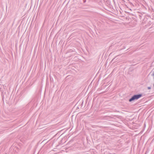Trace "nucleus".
I'll use <instances>...</instances> for the list:
<instances>
[{"mask_svg": "<svg viewBox=\"0 0 154 154\" xmlns=\"http://www.w3.org/2000/svg\"><path fill=\"white\" fill-rule=\"evenodd\" d=\"M142 94H135L133 96L131 97L130 98L129 101L130 102H131L133 101H134L135 100H137L139 99L142 96Z\"/></svg>", "mask_w": 154, "mask_h": 154, "instance_id": "1", "label": "nucleus"}, {"mask_svg": "<svg viewBox=\"0 0 154 154\" xmlns=\"http://www.w3.org/2000/svg\"><path fill=\"white\" fill-rule=\"evenodd\" d=\"M118 56H116V57H115L114 58H113L112 59V61H115V60H117V57Z\"/></svg>", "mask_w": 154, "mask_h": 154, "instance_id": "2", "label": "nucleus"}, {"mask_svg": "<svg viewBox=\"0 0 154 154\" xmlns=\"http://www.w3.org/2000/svg\"><path fill=\"white\" fill-rule=\"evenodd\" d=\"M151 76L153 77L154 79V71L153 72L152 74L151 75Z\"/></svg>", "mask_w": 154, "mask_h": 154, "instance_id": "3", "label": "nucleus"}, {"mask_svg": "<svg viewBox=\"0 0 154 154\" xmlns=\"http://www.w3.org/2000/svg\"><path fill=\"white\" fill-rule=\"evenodd\" d=\"M151 87H147V89L148 90H149V89H151Z\"/></svg>", "mask_w": 154, "mask_h": 154, "instance_id": "4", "label": "nucleus"}, {"mask_svg": "<svg viewBox=\"0 0 154 154\" xmlns=\"http://www.w3.org/2000/svg\"><path fill=\"white\" fill-rule=\"evenodd\" d=\"M83 102L82 101V103L81 104V105L82 106L83 104Z\"/></svg>", "mask_w": 154, "mask_h": 154, "instance_id": "5", "label": "nucleus"}, {"mask_svg": "<svg viewBox=\"0 0 154 154\" xmlns=\"http://www.w3.org/2000/svg\"><path fill=\"white\" fill-rule=\"evenodd\" d=\"M85 0H84V2H85Z\"/></svg>", "mask_w": 154, "mask_h": 154, "instance_id": "6", "label": "nucleus"}, {"mask_svg": "<svg viewBox=\"0 0 154 154\" xmlns=\"http://www.w3.org/2000/svg\"><path fill=\"white\" fill-rule=\"evenodd\" d=\"M153 87H154V84L153 85Z\"/></svg>", "mask_w": 154, "mask_h": 154, "instance_id": "7", "label": "nucleus"}]
</instances>
